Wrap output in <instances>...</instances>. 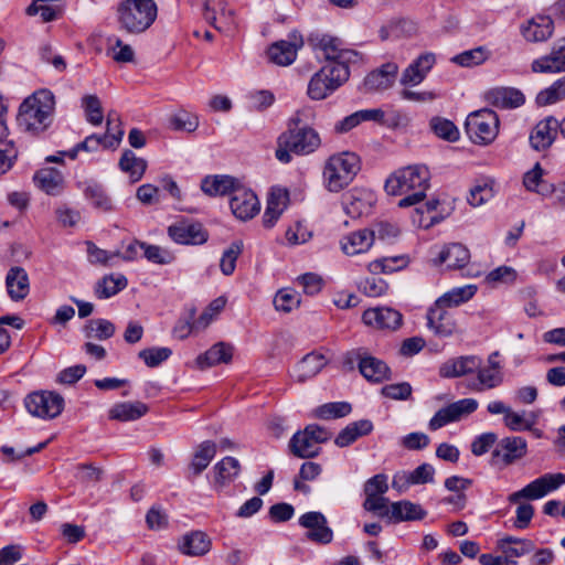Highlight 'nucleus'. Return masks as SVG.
<instances>
[{"instance_id":"nucleus-24","label":"nucleus","mask_w":565,"mask_h":565,"mask_svg":"<svg viewBox=\"0 0 565 565\" xmlns=\"http://www.w3.org/2000/svg\"><path fill=\"white\" fill-rule=\"evenodd\" d=\"M362 320L377 329L395 330L402 323V315L392 308H371L363 312Z\"/></svg>"},{"instance_id":"nucleus-23","label":"nucleus","mask_w":565,"mask_h":565,"mask_svg":"<svg viewBox=\"0 0 565 565\" xmlns=\"http://www.w3.org/2000/svg\"><path fill=\"white\" fill-rule=\"evenodd\" d=\"M479 366V356L461 355L444 362L439 367V375L444 379L461 377L475 373Z\"/></svg>"},{"instance_id":"nucleus-55","label":"nucleus","mask_w":565,"mask_h":565,"mask_svg":"<svg viewBox=\"0 0 565 565\" xmlns=\"http://www.w3.org/2000/svg\"><path fill=\"white\" fill-rule=\"evenodd\" d=\"M172 354L171 349L167 347L160 348H147L141 350L138 353L139 359H141L148 367H157L164 361H167Z\"/></svg>"},{"instance_id":"nucleus-6","label":"nucleus","mask_w":565,"mask_h":565,"mask_svg":"<svg viewBox=\"0 0 565 565\" xmlns=\"http://www.w3.org/2000/svg\"><path fill=\"white\" fill-rule=\"evenodd\" d=\"M330 433L316 424H310L303 430H299L290 438L288 447L290 452L298 458H315L320 452V444L330 439Z\"/></svg>"},{"instance_id":"nucleus-64","label":"nucleus","mask_w":565,"mask_h":565,"mask_svg":"<svg viewBox=\"0 0 565 565\" xmlns=\"http://www.w3.org/2000/svg\"><path fill=\"white\" fill-rule=\"evenodd\" d=\"M388 490L387 476L379 473L364 483V493L367 497L384 495Z\"/></svg>"},{"instance_id":"nucleus-45","label":"nucleus","mask_w":565,"mask_h":565,"mask_svg":"<svg viewBox=\"0 0 565 565\" xmlns=\"http://www.w3.org/2000/svg\"><path fill=\"white\" fill-rule=\"evenodd\" d=\"M477 292L476 285H465L461 287H455L449 291L440 296L437 301L449 308L460 306L469 301Z\"/></svg>"},{"instance_id":"nucleus-34","label":"nucleus","mask_w":565,"mask_h":565,"mask_svg":"<svg viewBox=\"0 0 565 565\" xmlns=\"http://www.w3.org/2000/svg\"><path fill=\"white\" fill-rule=\"evenodd\" d=\"M233 356V347L218 342L212 345L206 352L196 358V364L200 369H206L220 363H228Z\"/></svg>"},{"instance_id":"nucleus-13","label":"nucleus","mask_w":565,"mask_h":565,"mask_svg":"<svg viewBox=\"0 0 565 565\" xmlns=\"http://www.w3.org/2000/svg\"><path fill=\"white\" fill-rule=\"evenodd\" d=\"M169 237L181 245H202L209 238L207 231L201 223L181 220L168 227Z\"/></svg>"},{"instance_id":"nucleus-30","label":"nucleus","mask_w":565,"mask_h":565,"mask_svg":"<svg viewBox=\"0 0 565 565\" xmlns=\"http://www.w3.org/2000/svg\"><path fill=\"white\" fill-rule=\"evenodd\" d=\"M124 136L122 129H117L116 132H109L104 135L93 134L87 136L82 142L78 143V148L86 152H96L100 148L104 149H116Z\"/></svg>"},{"instance_id":"nucleus-32","label":"nucleus","mask_w":565,"mask_h":565,"mask_svg":"<svg viewBox=\"0 0 565 565\" xmlns=\"http://www.w3.org/2000/svg\"><path fill=\"white\" fill-rule=\"evenodd\" d=\"M477 377L468 382V388L473 392H483L493 390L503 383L502 370H495L494 367L479 366L476 370Z\"/></svg>"},{"instance_id":"nucleus-38","label":"nucleus","mask_w":565,"mask_h":565,"mask_svg":"<svg viewBox=\"0 0 565 565\" xmlns=\"http://www.w3.org/2000/svg\"><path fill=\"white\" fill-rule=\"evenodd\" d=\"M36 185L50 195H56L63 188V174L54 168H43L34 174Z\"/></svg>"},{"instance_id":"nucleus-22","label":"nucleus","mask_w":565,"mask_h":565,"mask_svg":"<svg viewBox=\"0 0 565 565\" xmlns=\"http://www.w3.org/2000/svg\"><path fill=\"white\" fill-rule=\"evenodd\" d=\"M558 120L553 116L539 121L530 135L531 147L536 151L551 147L558 134Z\"/></svg>"},{"instance_id":"nucleus-40","label":"nucleus","mask_w":565,"mask_h":565,"mask_svg":"<svg viewBox=\"0 0 565 565\" xmlns=\"http://www.w3.org/2000/svg\"><path fill=\"white\" fill-rule=\"evenodd\" d=\"M237 188L235 179L230 175L206 177L201 183L202 191L211 196L233 194Z\"/></svg>"},{"instance_id":"nucleus-14","label":"nucleus","mask_w":565,"mask_h":565,"mask_svg":"<svg viewBox=\"0 0 565 565\" xmlns=\"http://www.w3.org/2000/svg\"><path fill=\"white\" fill-rule=\"evenodd\" d=\"M282 142L291 148L292 153L309 154L319 148L321 139L315 129L302 127L284 132Z\"/></svg>"},{"instance_id":"nucleus-28","label":"nucleus","mask_w":565,"mask_h":565,"mask_svg":"<svg viewBox=\"0 0 565 565\" xmlns=\"http://www.w3.org/2000/svg\"><path fill=\"white\" fill-rule=\"evenodd\" d=\"M373 243L374 233L366 228L353 232L340 241L342 252L349 256L367 252Z\"/></svg>"},{"instance_id":"nucleus-16","label":"nucleus","mask_w":565,"mask_h":565,"mask_svg":"<svg viewBox=\"0 0 565 565\" xmlns=\"http://www.w3.org/2000/svg\"><path fill=\"white\" fill-rule=\"evenodd\" d=\"M204 19L220 32H228L234 25V12L225 0H206Z\"/></svg>"},{"instance_id":"nucleus-11","label":"nucleus","mask_w":565,"mask_h":565,"mask_svg":"<svg viewBox=\"0 0 565 565\" xmlns=\"http://www.w3.org/2000/svg\"><path fill=\"white\" fill-rule=\"evenodd\" d=\"M431 263L436 267L446 269H460L470 260L469 249L460 243H449L430 249Z\"/></svg>"},{"instance_id":"nucleus-4","label":"nucleus","mask_w":565,"mask_h":565,"mask_svg":"<svg viewBox=\"0 0 565 565\" xmlns=\"http://www.w3.org/2000/svg\"><path fill=\"white\" fill-rule=\"evenodd\" d=\"M157 11L153 0H125L118 6V21L128 33L139 34L151 26Z\"/></svg>"},{"instance_id":"nucleus-43","label":"nucleus","mask_w":565,"mask_h":565,"mask_svg":"<svg viewBox=\"0 0 565 565\" xmlns=\"http://www.w3.org/2000/svg\"><path fill=\"white\" fill-rule=\"evenodd\" d=\"M127 278L124 275H108L99 279L95 285V295L99 299H107L127 287Z\"/></svg>"},{"instance_id":"nucleus-2","label":"nucleus","mask_w":565,"mask_h":565,"mask_svg":"<svg viewBox=\"0 0 565 565\" xmlns=\"http://www.w3.org/2000/svg\"><path fill=\"white\" fill-rule=\"evenodd\" d=\"M55 97L49 89H40L25 98L19 107L18 126L39 136L46 131L54 119Z\"/></svg>"},{"instance_id":"nucleus-54","label":"nucleus","mask_w":565,"mask_h":565,"mask_svg":"<svg viewBox=\"0 0 565 565\" xmlns=\"http://www.w3.org/2000/svg\"><path fill=\"white\" fill-rule=\"evenodd\" d=\"M243 250V242L242 241H235L233 242L227 249L224 250L221 262H220V268L221 271L228 276L232 275L236 267V260L238 256L242 254Z\"/></svg>"},{"instance_id":"nucleus-25","label":"nucleus","mask_w":565,"mask_h":565,"mask_svg":"<svg viewBox=\"0 0 565 565\" xmlns=\"http://www.w3.org/2000/svg\"><path fill=\"white\" fill-rule=\"evenodd\" d=\"M522 35L529 42H544L554 32V22L547 15H536L521 28Z\"/></svg>"},{"instance_id":"nucleus-52","label":"nucleus","mask_w":565,"mask_h":565,"mask_svg":"<svg viewBox=\"0 0 565 565\" xmlns=\"http://www.w3.org/2000/svg\"><path fill=\"white\" fill-rule=\"evenodd\" d=\"M488 57L489 52L483 46H479L455 55L452 62L463 67H471L482 64Z\"/></svg>"},{"instance_id":"nucleus-15","label":"nucleus","mask_w":565,"mask_h":565,"mask_svg":"<svg viewBox=\"0 0 565 565\" xmlns=\"http://www.w3.org/2000/svg\"><path fill=\"white\" fill-rule=\"evenodd\" d=\"M302 36L297 32L289 34L288 40H281L273 43L268 51V58L281 66L290 65L297 57V51L302 46Z\"/></svg>"},{"instance_id":"nucleus-26","label":"nucleus","mask_w":565,"mask_h":565,"mask_svg":"<svg viewBox=\"0 0 565 565\" xmlns=\"http://www.w3.org/2000/svg\"><path fill=\"white\" fill-rule=\"evenodd\" d=\"M6 287L11 300H23L30 292V281L25 269L20 266L11 267L6 276Z\"/></svg>"},{"instance_id":"nucleus-18","label":"nucleus","mask_w":565,"mask_h":565,"mask_svg":"<svg viewBox=\"0 0 565 565\" xmlns=\"http://www.w3.org/2000/svg\"><path fill=\"white\" fill-rule=\"evenodd\" d=\"M230 206L235 217L242 221L253 218L260 210L256 194L250 190L239 186L234 190L230 200Z\"/></svg>"},{"instance_id":"nucleus-1","label":"nucleus","mask_w":565,"mask_h":565,"mask_svg":"<svg viewBox=\"0 0 565 565\" xmlns=\"http://www.w3.org/2000/svg\"><path fill=\"white\" fill-rule=\"evenodd\" d=\"M430 173L424 164H411L395 170L385 181V191L390 195H403L398 207H409L426 198L429 189Z\"/></svg>"},{"instance_id":"nucleus-59","label":"nucleus","mask_w":565,"mask_h":565,"mask_svg":"<svg viewBox=\"0 0 565 565\" xmlns=\"http://www.w3.org/2000/svg\"><path fill=\"white\" fill-rule=\"evenodd\" d=\"M433 131L440 138L448 141H456L459 138V131L455 124L444 118H433L430 121Z\"/></svg>"},{"instance_id":"nucleus-48","label":"nucleus","mask_w":565,"mask_h":565,"mask_svg":"<svg viewBox=\"0 0 565 565\" xmlns=\"http://www.w3.org/2000/svg\"><path fill=\"white\" fill-rule=\"evenodd\" d=\"M565 99V76L555 81L550 87L536 95V104L546 106Z\"/></svg>"},{"instance_id":"nucleus-58","label":"nucleus","mask_w":565,"mask_h":565,"mask_svg":"<svg viewBox=\"0 0 565 565\" xmlns=\"http://www.w3.org/2000/svg\"><path fill=\"white\" fill-rule=\"evenodd\" d=\"M300 303L299 295L292 289H281L274 298V306L276 310L282 312H290Z\"/></svg>"},{"instance_id":"nucleus-44","label":"nucleus","mask_w":565,"mask_h":565,"mask_svg":"<svg viewBox=\"0 0 565 565\" xmlns=\"http://www.w3.org/2000/svg\"><path fill=\"white\" fill-rule=\"evenodd\" d=\"M119 167L129 174L132 182H137L146 172L147 161L137 157L131 150H125L119 160Z\"/></svg>"},{"instance_id":"nucleus-50","label":"nucleus","mask_w":565,"mask_h":565,"mask_svg":"<svg viewBox=\"0 0 565 565\" xmlns=\"http://www.w3.org/2000/svg\"><path fill=\"white\" fill-rule=\"evenodd\" d=\"M352 411L351 404L347 402L326 403L315 409V416L320 419L341 418Z\"/></svg>"},{"instance_id":"nucleus-5","label":"nucleus","mask_w":565,"mask_h":565,"mask_svg":"<svg viewBox=\"0 0 565 565\" xmlns=\"http://www.w3.org/2000/svg\"><path fill=\"white\" fill-rule=\"evenodd\" d=\"M349 77L348 65L327 63L310 78L307 94L312 100H323L341 87Z\"/></svg>"},{"instance_id":"nucleus-39","label":"nucleus","mask_w":565,"mask_h":565,"mask_svg":"<svg viewBox=\"0 0 565 565\" xmlns=\"http://www.w3.org/2000/svg\"><path fill=\"white\" fill-rule=\"evenodd\" d=\"M214 484L223 488L231 483L239 473V461L234 457H225L214 466Z\"/></svg>"},{"instance_id":"nucleus-21","label":"nucleus","mask_w":565,"mask_h":565,"mask_svg":"<svg viewBox=\"0 0 565 565\" xmlns=\"http://www.w3.org/2000/svg\"><path fill=\"white\" fill-rule=\"evenodd\" d=\"M435 63L436 57L433 53L420 54L403 71L399 78L401 85L404 87L419 85L426 78Z\"/></svg>"},{"instance_id":"nucleus-20","label":"nucleus","mask_w":565,"mask_h":565,"mask_svg":"<svg viewBox=\"0 0 565 565\" xmlns=\"http://www.w3.org/2000/svg\"><path fill=\"white\" fill-rule=\"evenodd\" d=\"M486 102L500 109H515L524 105V94L514 87H493L486 92Z\"/></svg>"},{"instance_id":"nucleus-31","label":"nucleus","mask_w":565,"mask_h":565,"mask_svg":"<svg viewBox=\"0 0 565 565\" xmlns=\"http://www.w3.org/2000/svg\"><path fill=\"white\" fill-rule=\"evenodd\" d=\"M373 424L369 419H360L347 425L334 439V444L344 448L355 443L360 437L371 434Z\"/></svg>"},{"instance_id":"nucleus-10","label":"nucleus","mask_w":565,"mask_h":565,"mask_svg":"<svg viewBox=\"0 0 565 565\" xmlns=\"http://www.w3.org/2000/svg\"><path fill=\"white\" fill-rule=\"evenodd\" d=\"M565 483V475L546 473L525 486L523 489L509 495L511 503H516L521 499L536 500L541 499L551 491L556 490Z\"/></svg>"},{"instance_id":"nucleus-19","label":"nucleus","mask_w":565,"mask_h":565,"mask_svg":"<svg viewBox=\"0 0 565 565\" xmlns=\"http://www.w3.org/2000/svg\"><path fill=\"white\" fill-rule=\"evenodd\" d=\"M526 440L519 436L502 438L492 451V459L509 466L526 455Z\"/></svg>"},{"instance_id":"nucleus-51","label":"nucleus","mask_w":565,"mask_h":565,"mask_svg":"<svg viewBox=\"0 0 565 565\" xmlns=\"http://www.w3.org/2000/svg\"><path fill=\"white\" fill-rule=\"evenodd\" d=\"M108 54L113 57L114 61L118 63H129L134 61L135 52L132 47L122 42L117 36H113L108 39Z\"/></svg>"},{"instance_id":"nucleus-12","label":"nucleus","mask_w":565,"mask_h":565,"mask_svg":"<svg viewBox=\"0 0 565 565\" xmlns=\"http://www.w3.org/2000/svg\"><path fill=\"white\" fill-rule=\"evenodd\" d=\"M298 523L307 530L306 537L317 544L327 545L333 540V531L326 515L319 511L303 513Z\"/></svg>"},{"instance_id":"nucleus-37","label":"nucleus","mask_w":565,"mask_h":565,"mask_svg":"<svg viewBox=\"0 0 565 565\" xmlns=\"http://www.w3.org/2000/svg\"><path fill=\"white\" fill-rule=\"evenodd\" d=\"M425 516L426 511L419 504L411 501L403 500L391 504L390 520L395 523L422 520Z\"/></svg>"},{"instance_id":"nucleus-41","label":"nucleus","mask_w":565,"mask_h":565,"mask_svg":"<svg viewBox=\"0 0 565 565\" xmlns=\"http://www.w3.org/2000/svg\"><path fill=\"white\" fill-rule=\"evenodd\" d=\"M534 73H562L565 72V54L552 47L550 54L541 56L532 62Z\"/></svg>"},{"instance_id":"nucleus-62","label":"nucleus","mask_w":565,"mask_h":565,"mask_svg":"<svg viewBox=\"0 0 565 565\" xmlns=\"http://www.w3.org/2000/svg\"><path fill=\"white\" fill-rule=\"evenodd\" d=\"M366 511L376 513L381 518H388L391 514V505L388 507V499L384 495L367 497L363 503Z\"/></svg>"},{"instance_id":"nucleus-35","label":"nucleus","mask_w":565,"mask_h":565,"mask_svg":"<svg viewBox=\"0 0 565 565\" xmlns=\"http://www.w3.org/2000/svg\"><path fill=\"white\" fill-rule=\"evenodd\" d=\"M149 411L147 404L142 402H122L115 404L109 409V418L119 422L137 420L145 416Z\"/></svg>"},{"instance_id":"nucleus-53","label":"nucleus","mask_w":565,"mask_h":565,"mask_svg":"<svg viewBox=\"0 0 565 565\" xmlns=\"http://www.w3.org/2000/svg\"><path fill=\"white\" fill-rule=\"evenodd\" d=\"M504 425L512 431L530 430L535 424L534 416H526L525 412L516 413L511 408L507 416L503 417Z\"/></svg>"},{"instance_id":"nucleus-61","label":"nucleus","mask_w":565,"mask_h":565,"mask_svg":"<svg viewBox=\"0 0 565 565\" xmlns=\"http://www.w3.org/2000/svg\"><path fill=\"white\" fill-rule=\"evenodd\" d=\"M359 289L369 297H380L387 290V284L377 277H367L360 281Z\"/></svg>"},{"instance_id":"nucleus-33","label":"nucleus","mask_w":565,"mask_h":565,"mask_svg":"<svg viewBox=\"0 0 565 565\" xmlns=\"http://www.w3.org/2000/svg\"><path fill=\"white\" fill-rule=\"evenodd\" d=\"M179 548L189 556H202L211 548V540L201 531H193L182 536Z\"/></svg>"},{"instance_id":"nucleus-9","label":"nucleus","mask_w":565,"mask_h":565,"mask_svg":"<svg viewBox=\"0 0 565 565\" xmlns=\"http://www.w3.org/2000/svg\"><path fill=\"white\" fill-rule=\"evenodd\" d=\"M308 42L317 53L321 54V56L328 61V63L348 65V63L354 61L358 56V53L354 51L341 49L340 40L328 34H311Z\"/></svg>"},{"instance_id":"nucleus-27","label":"nucleus","mask_w":565,"mask_h":565,"mask_svg":"<svg viewBox=\"0 0 565 565\" xmlns=\"http://www.w3.org/2000/svg\"><path fill=\"white\" fill-rule=\"evenodd\" d=\"M397 73L398 66L396 63H385L365 77L364 85L369 90H385L393 86Z\"/></svg>"},{"instance_id":"nucleus-60","label":"nucleus","mask_w":565,"mask_h":565,"mask_svg":"<svg viewBox=\"0 0 565 565\" xmlns=\"http://www.w3.org/2000/svg\"><path fill=\"white\" fill-rule=\"evenodd\" d=\"M515 279L516 271L510 266H499L486 276V281L492 286L498 284H511Z\"/></svg>"},{"instance_id":"nucleus-29","label":"nucleus","mask_w":565,"mask_h":565,"mask_svg":"<svg viewBox=\"0 0 565 565\" xmlns=\"http://www.w3.org/2000/svg\"><path fill=\"white\" fill-rule=\"evenodd\" d=\"M327 364V359L323 354L311 352L302 358L292 370L291 376L297 382H306L316 376Z\"/></svg>"},{"instance_id":"nucleus-46","label":"nucleus","mask_w":565,"mask_h":565,"mask_svg":"<svg viewBox=\"0 0 565 565\" xmlns=\"http://www.w3.org/2000/svg\"><path fill=\"white\" fill-rule=\"evenodd\" d=\"M494 181L490 178L480 179L471 188L468 202L472 206H480L494 195Z\"/></svg>"},{"instance_id":"nucleus-63","label":"nucleus","mask_w":565,"mask_h":565,"mask_svg":"<svg viewBox=\"0 0 565 565\" xmlns=\"http://www.w3.org/2000/svg\"><path fill=\"white\" fill-rule=\"evenodd\" d=\"M170 124L175 130L192 132L199 127V118L195 115L181 111L171 117Z\"/></svg>"},{"instance_id":"nucleus-42","label":"nucleus","mask_w":565,"mask_h":565,"mask_svg":"<svg viewBox=\"0 0 565 565\" xmlns=\"http://www.w3.org/2000/svg\"><path fill=\"white\" fill-rule=\"evenodd\" d=\"M216 454V444L212 440H205L196 448L189 469L194 476L204 471Z\"/></svg>"},{"instance_id":"nucleus-49","label":"nucleus","mask_w":565,"mask_h":565,"mask_svg":"<svg viewBox=\"0 0 565 565\" xmlns=\"http://www.w3.org/2000/svg\"><path fill=\"white\" fill-rule=\"evenodd\" d=\"M115 324L106 319H92L85 326L87 338H96L98 340H107L115 333Z\"/></svg>"},{"instance_id":"nucleus-57","label":"nucleus","mask_w":565,"mask_h":565,"mask_svg":"<svg viewBox=\"0 0 565 565\" xmlns=\"http://www.w3.org/2000/svg\"><path fill=\"white\" fill-rule=\"evenodd\" d=\"M140 248L143 250V256L147 258V260L159 264V265H167L173 262L174 256L172 253H170L168 249L162 248L158 245H151L147 243H142L140 245Z\"/></svg>"},{"instance_id":"nucleus-8","label":"nucleus","mask_w":565,"mask_h":565,"mask_svg":"<svg viewBox=\"0 0 565 565\" xmlns=\"http://www.w3.org/2000/svg\"><path fill=\"white\" fill-rule=\"evenodd\" d=\"M64 398L53 391L33 392L24 398V406L29 414L42 419H53L64 409Z\"/></svg>"},{"instance_id":"nucleus-17","label":"nucleus","mask_w":565,"mask_h":565,"mask_svg":"<svg viewBox=\"0 0 565 565\" xmlns=\"http://www.w3.org/2000/svg\"><path fill=\"white\" fill-rule=\"evenodd\" d=\"M447 306L435 301L427 311V326L438 337L447 338L457 332V323Z\"/></svg>"},{"instance_id":"nucleus-36","label":"nucleus","mask_w":565,"mask_h":565,"mask_svg":"<svg viewBox=\"0 0 565 565\" xmlns=\"http://www.w3.org/2000/svg\"><path fill=\"white\" fill-rule=\"evenodd\" d=\"M360 373L370 382H382L388 379L390 367L385 362L379 360L365 352V356L360 359Z\"/></svg>"},{"instance_id":"nucleus-56","label":"nucleus","mask_w":565,"mask_h":565,"mask_svg":"<svg viewBox=\"0 0 565 565\" xmlns=\"http://www.w3.org/2000/svg\"><path fill=\"white\" fill-rule=\"evenodd\" d=\"M82 106L86 113L87 121L94 126L103 122L102 103L96 95H86L82 98Z\"/></svg>"},{"instance_id":"nucleus-47","label":"nucleus","mask_w":565,"mask_h":565,"mask_svg":"<svg viewBox=\"0 0 565 565\" xmlns=\"http://www.w3.org/2000/svg\"><path fill=\"white\" fill-rule=\"evenodd\" d=\"M84 195L94 207L100 211L108 212L113 207L110 198L106 194L104 188L96 182L86 183Z\"/></svg>"},{"instance_id":"nucleus-3","label":"nucleus","mask_w":565,"mask_h":565,"mask_svg":"<svg viewBox=\"0 0 565 565\" xmlns=\"http://www.w3.org/2000/svg\"><path fill=\"white\" fill-rule=\"evenodd\" d=\"M359 170L360 159L354 152L333 154L324 164V184L330 192H340L353 181Z\"/></svg>"},{"instance_id":"nucleus-7","label":"nucleus","mask_w":565,"mask_h":565,"mask_svg":"<svg viewBox=\"0 0 565 565\" xmlns=\"http://www.w3.org/2000/svg\"><path fill=\"white\" fill-rule=\"evenodd\" d=\"M499 117L490 108H482L468 115L466 130L475 143L489 145L499 132Z\"/></svg>"}]
</instances>
